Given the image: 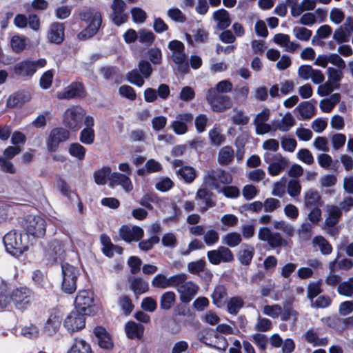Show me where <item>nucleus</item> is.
I'll list each match as a JSON object with an SVG mask.
<instances>
[{
  "mask_svg": "<svg viewBox=\"0 0 353 353\" xmlns=\"http://www.w3.org/2000/svg\"><path fill=\"white\" fill-rule=\"evenodd\" d=\"M64 246L62 241L54 239L51 241L45 249L44 257L48 263H53L61 259L64 254Z\"/></svg>",
  "mask_w": 353,
  "mask_h": 353,
  "instance_id": "dca6fc26",
  "label": "nucleus"
},
{
  "mask_svg": "<svg viewBox=\"0 0 353 353\" xmlns=\"http://www.w3.org/2000/svg\"><path fill=\"white\" fill-rule=\"evenodd\" d=\"M274 41L284 48L285 50L288 52H294L299 48V43L291 41L289 35L285 34L279 33L275 34Z\"/></svg>",
  "mask_w": 353,
  "mask_h": 353,
  "instance_id": "c756f323",
  "label": "nucleus"
},
{
  "mask_svg": "<svg viewBox=\"0 0 353 353\" xmlns=\"http://www.w3.org/2000/svg\"><path fill=\"white\" fill-rule=\"evenodd\" d=\"M270 116V110L268 108H265L261 112L256 114L253 123L255 126L256 134L263 135L271 132L272 127L270 124L266 123Z\"/></svg>",
  "mask_w": 353,
  "mask_h": 353,
  "instance_id": "6ab92c4d",
  "label": "nucleus"
},
{
  "mask_svg": "<svg viewBox=\"0 0 353 353\" xmlns=\"http://www.w3.org/2000/svg\"><path fill=\"white\" fill-rule=\"evenodd\" d=\"M144 234L143 230L137 225H122L119 230V236L122 240L130 243L139 241Z\"/></svg>",
  "mask_w": 353,
  "mask_h": 353,
  "instance_id": "5701e85b",
  "label": "nucleus"
},
{
  "mask_svg": "<svg viewBox=\"0 0 353 353\" xmlns=\"http://www.w3.org/2000/svg\"><path fill=\"white\" fill-rule=\"evenodd\" d=\"M244 301L240 296L230 298L227 303V311L232 315H236L243 307Z\"/></svg>",
  "mask_w": 353,
  "mask_h": 353,
  "instance_id": "de8ad7c7",
  "label": "nucleus"
},
{
  "mask_svg": "<svg viewBox=\"0 0 353 353\" xmlns=\"http://www.w3.org/2000/svg\"><path fill=\"white\" fill-rule=\"evenodd\" d=\"M23 228L28 235L36 238L43 237L46 231V222L39 216L29 215L23 222Z\"/></svg>",
  "mask_w": 353,
  "mask_h": 353,
  "instance_id": "9b49d317",
  "label": "nucleus"
},
{
  "mask_svg": "<svg viewBox=\"0 0 353 353\" xmlns=\"http://www.w3.org/2000/svg\"><path fill=\"white\" fill-rule=\"evenodd\" d=\"M288 194L292 198L296 199L301 192V185L297 179H290L287 185Z\"/></svg>",
  "mask_w": 353,
  "mask_h": 353,
  "instance_id": "052dcab7",
  "label": "nucleus"
},
{
  "mask_svg": "<svg viewBox=\"0 0 353 353\" xmlns=\"http://www.w3.org/2000/svg\"><path fill=\"white\" fill-rule=\"evenodd\" d=\"M176 174L180 176L186 183H192L196 178V170L190 166H184L176 171Z\"/></svg>",
  "mask_w": 353,
  "mask_h": 353,
  "instance_id": "603ef678",
  "label": "nucleus"
},
{
  "mask_svg": "<svg viewBox=\"0 0 353 353\" xmlns=\"http://www.w3.org/2000/svg\"><path fill=\"white\" fill-rule=\"evenodd\" d=\"M47 63L45 59L41 58L33 61L31 59H25L17 63L13 68L14 73L19 77L30 78L39 68H44Z\"/></svg>",
  "mask_w": 353,
  "mask_h": 353,
  "instance_id": "0eeeda50",
  "label": "nucleus"
},
{
  "mask_svg": "<svg viewBox=\"0 0 353 353\" xmlns=\"http://www.w3.org/2000/svg\"><path fill=\"white\" fill-rule=\"evenodd\" d=\"M176 301V294L172 291L164 292L160 299V307L162 310H170Z\"/></svg>",
  "mask_w": 353,
  "mask_h": 353,
  "instance_id": "09e8293b",
  "label": "nucleus"
},
{
  "mask_svg": "<svg viewBox=\"0 0 353 353\" xmlns=\"http://www.w3.org/2000/svg\"><path fill=\"white\" fill-rule=\"evenodd\" d=\"M85 315L77 310L72 311L65 319L63 326L71 333L83 329L85 325Z\"/></svg>",
  "mask_w": 353,
  "mask_h": 353,
  "instance_id": "2eb2a0df",
  "label": "nucleus"
},
{
  "mask_svg": "<svg viewBox=\"0 0 353 353\" xmlns=\"http://www.w3.org/2000/svg\"><path fill=\"white\" fill-rule=\"evenodd\" d=\"M64 26L62 23L55 22L49 28L48 39L51 43L60 44L64 39Z\"/></svg>",
  "mask_w": 353,
  "mask_h": 353,
  "instance_id": "c85d7f7f",
  "label": "nucleus"
},
{
  "mask_svg": "<svg viewBox=\"0 0 353 353\" xmlns=\"http://www.w3.org/2000/svg\"><path fill=\"white\" fill-rule=\"evenodd\" d=\"M125 8L126 4L123 0H113L110 18L116 26H120L127 21L128 15L125 12Z\"/></svg>",
  "mask_w": 353,
  "mask_h": 353,
  "instance_id": "a211bd4d",
  "label": "nucleus"
},
{
  "mask_svg": "<svg viewBox=\"0 0 353 353\" xmlns=\"http://www.w3.org/2000/svg\"><path fill=\"white\" fill-rule=\"evenodd\" d=\"M314 247H318L323 254H330L332 251V245L322 236H316L312 240Z\"/></svg>",
  "mask_w": 353,
  "mask_h": 353,
  "instance_id": "49530a36",
  "label": "nucleus"
},
{
  "mask_svg": "<svg viewBox=\"0 0 353 353\" xmlns=\"http://www.w3.org/2000/svg\"><path fill=\"white\" fill-rule=\"evenodd\" d=\"M337 292L339 294L347 296H353V277H350L347 281L339 283Z\"/></svg>",
  "mask_w": 353,
  "mask_h": 353,
  "instance_id": "864d4df0",
  "label": "nucleus"
},
{
  "mask_svg": "<svg viewBox=\"0 0 353 353\" xmlns=\"http://www.w3.org/2000/svg\"><path fill=\"white\" fill-rule=\"evenodd\" d=\"M234 156V152L232 148L230 146H225L219 152V163L221 165H227L232 161Z\"/></svg>",
  "mask_w": 353,
  "mask_h": 353,
  "instance_id": "58836bf2",
  "label": "nucleus"
},
{
  "mask_svg": "<svg viewBox=\"0 0 353 353\" xmlns=\"http://www.w3.org/2000/svg\"><path fill=\"white\" fill-rule=\"evenodd\" d=\"M180 278L178 274L169 277L163 274H158L153 278L152 285L154 288L161 289L175 288L176 285L179 283Z\"/></svg>",
  "mask_w": 353,
  "mask_h": 353,
  "instance_id": "393cba45",
  "label": "nucleus"
},
{
  "mask_svg": "<svg viewBox=\"0 0 353 353\" xmlns=\"http://www.w3.org/2000/svg\"><path fill=\"white\" fill-rule=\"evenodd\" d=\"M154 39L155 36L150 30L142 29L139 31L138 40L141 44L145 46H151L153 43Z\"/></svg>",
  "mask_w": 353,
  "mask_h": 353,
  "instance_id": "13d9d810",
  "label": "nucleus"
},
{
  "mask_svg": "<svg viewBox=\"0 0 353 353\" xmlns=\"http://www.w3.org/2000/svg\"><path fill=\"white\" fill-rule=\"evenodd\" d=\"M243 248L239 253V260L242 265H248L254 256V249L248 244H243Z\"/></svg>",
  "mask_w": 353,
  "mask_h": 353,
  "instance_id": "ea45409f",
  "label": "nucleus"
},
{
  "mask_svg": "<svg viewBox=\"0 0 353 353\" xmlns=\"http://www.w3.org/2000/svg\"><path fill=\"white\" fill-rule=\"evenodd\" d=\"M208 135L212 145H219L225 140L224 136L221 134V130L216 127L210 130L208 132Z\"/></svg>",
  "mask_w": 353,
  "mask_h": 353,
  "instance_id": "0e129e2a",
  "label": "nucleus"
},
{
  "mask_svg": "<svg viewBox=\"0 0 353 353\" xmlns=\"http://www.w3.org/2000/svg\"><path fill=\"white\" fill-rule=\"evenodd\" d=\"M343 70L339 68L328 67L326 73L329 81L332 84L339 83L343 78Z\"/></svg>",
  "mask_w": 353,
  "mask_h": 353,
  "instance_id": "3c124183",
  "label": "nucleus"
},
{
  "mask_svg": "<svg viewBox=\"0 0 353 353\" xmlns=\"http://www.w3.org/2000/svg\"><path fill=\"white\" fill-rule=\"evenodd\" d=\"M94 333L97 338L98 344L101 348L108 350L112 347V341L105 328L97 327L94 330Z\"/></svg>",
  "mask_w": 353,
  "mask_h": 353,
  "instance_id": "2f4dec72",
  "label": "nucleus"
},
{
  "mask_svg": "<svg viewBox=\"0 0 353 353\" xmlns=\"http://www.w3.org/2000/svg\"><path fill=\"white\" fill-rule=\"evenodd\" d=\"M70 137V132L63 128H56L50 132L48 140V149L51 152L57 150L60 143L67 141Z\"/></svg>",
  "mask_w": 353,
  "mask_h": 353,
  "instance_id": "aec40b11",
  "label": "nucleus"
},
{
  "mask_svg": "<svg viewBox=\"0 0 353 353\" xmlns=\"http://www.w3.org/2000/svg\"><path fill=\"white\" fill-rule=\"evenodd\" d=\"M288 163L289 162L288 159L283 157L281 154H275L274 160L268 165V168L269 174L272 176L279 175L288 166Z\"/></svg>",
  "mask_w": 353,
  "mask_h": 353,
  "instance_id": "cd10ccee",
  "label": "nucleus"
},
{
  "mask_svg": "<svg viewBox=\"0 0 353 353\" xmlns=\"http://www.w3.org/2000/svg\"><path fill=\"white\" fill-rule=\"evenodd\" d=\"M219 240V232L214 230H208L203 235V241L208 246H212Z\"/></svg>",
  "mask_w": 353,
  "mask_h": 353,
  "instance_id": "338daca9",
  "label": "nucleus"
},
{
  "mask_svg": "<svg viewBox=\"0 0 353 353\" xmlns=\"http://www.w3.org/2000/svg\"><path fill=\"white\" fill-rule=\"evenodd\" d=\"M312 224L309 222L303 223L296 230V234L300 241H309L312 235Z\"/></svg>",
  "mask_w": 353,
  "mask_h": 353,
  "instance_id": "a18cd8bd",
  "label": "nucleus"
},
{
  "mask_svg": "<svg viewBox=\"0 0 353 353\" xmlns=\"http://www.w3.org/2000/svg\"><path fill=\"white\" fill-rule=\"evenodd\" d=\"M293 34L294 37L301 41H308L312 34V32L304 27H294L293 28Z\"/></svg>",
  "mask_w": 353,
  "mask_h": 353,
  "instance_id": "69168bd1",
  "label": "nucleus"
},
{
  "mask_svg": "<svg viewBox=\"0 0 353 353\" xmlns=\"http://www.w3.org/2000/svg\"><path fill=\"white\" fill-rule=\"evenodd\" d=\"M168 48L172 51L171 57L173 62L177 65L178 70L186 73L189 66L184 44L178 40H173L168 43Z\"/></svg>",
  "mask_w": 353,
  "mask_h": 353,
  "instance_id": "1a4fd4ad",
  "label": "nucleus"
},
{
  "mask_svg": "<svg viewBox=\"0 0 353 353\" xmlns=\"http://www.w3.org/2000/svg\"><path fill=\"white\" fill-rule=\"evenodd\" d=\"M30 99V97L28 92H18L9 97L6 105L8 108H14L28 101Z\"/></svg>",
  "mask_w": 353,
  "mask_h": 353,
  "instance_id": "37998d69",
  "label": "nucleus"
},
{
  "mask_svg": "<svg viewBox=\"0 0 353 353\" xmlns=\"http://www.w3.org/2000/svg\"><path fill=\"white\" fill-rule=\"evenodd\" d=\"M193 120L192 113L182 112L176 116V119L171 123V127L175 134H184L188 132V124L192 123Z\"/></svg>",
  "mask_w": 353,
  "mask_h": 353,
  "instance_id": "4be33fe9",
  "label": "nucleus"
},
{
  "mask_svg": "<svg viewBox=\"0 0 353 353\" xmlns=\"http://www.w3.org/2000/svg\"><path fill=\"white\" fill-rule=\"evenodd\" d=\"M207 256L209 261L214 265L221 262H230L234 259L232 251L225 246H220L216 250L208 251Z\"/></svg>",
  "mask_w": 353,
  "mask_h": 353,
  "instance_id": "412c9836",
  "label": "nucleus"
},
{
  "mask_svg": "<svg viewBox=\"0 0 353 353\" xmlns=\"http://www.w3.org/2000/svg\"><path fill=\"white\" fill-rule=\"evenodd\" d=\"M3 243L8 253L19 256L28 249V236L27 234L12 230L4 236Z\"/></svg>",
  "mask_w": 353,
  "mask_h": 353,
  "instance_id": "f03ea898",
  "label": "nucleus"
},
{
  "mask_svg": "<svg viewBox=\"0 0 353 353\" xmlns=\"http://www.w3.org/2000/svg\"><path fill=\"white\" fill-rule=\"evenodd\" d=\"M213 19L217 22V27L220 30L227 28L231 23L229 13L224 9L215 11L213 14Z\"/></svg>",
  "mask_w": 353,
  "mask_h": 353,
  "instance_id": "72a5a7b5",
  "label": "nucleus"
},
{
  "mask_svg": "<svg viewBox=\"0 0 353 353\" xmlns=\"http://www.w3.org/2000/svg\"><path fill=\"white\" fill-rule=\"evenodd\" d=\"M299 317V313L292 306V303L286 302L283 305V311L281 312V319L283 321L292 320L296 322Z\"/></svg>",
  "mask_w": 353,
  "mask_h": 353,
  "instance_id": "c03bdc74",
  "label": "nucleus"
},
{
  "mask_svg": "<svg viewBox=\"0 0 353 353\" xmlns=\"http://www.w3.org/2000/svg\"><path fill=\"white\" fill-rule=\"evenodd\" d=\"M222 240L223 242L228 246L230 248H234L241 243L242 238L239 233L232 232H229L223 236Z\"/></svg>",
  "mask_w": 353,
  "mask_h": 353,
  "instance_id": "6e6d98bb",
  "label": "nucleus"
},
{
  "mask_svg": "<svg viewBox=\"0 0 353 353\" xmlns=\"http://www.w3.org/2000/svg\"><path fill=\"white\" fill-rule=\"evenodd\" d=\"M205 98L214 112H223L232 105L230 97L218 93L217 90H208Z\"/></svg>",
  "mask_w": 353,
  "mask_h": 353,
  "instance_id": "ddd939ff",
  "label": "nucleus"
},
{
  "mask_svg": "<svg viewBox=\"0 0 353 353\" xmlns=\"http://www.w3.org/2000/svg\"><path fill=\"white\" fill-rule=\"evenodd\" d=\"M232 181V175L221 169L208 170L203 177V183L218 192L221 191V185H228Z\"/></svg>",
  "mask_w": 353,
  "mask_h": 353,
  "instance_id": "39448f33",
  "label": "nucleus"
},
{
  "mask_svg": "<svg viewBox=\"0 0 353 353\" xmlns=\"http://www.w3.org/2000/svg\"><path fill=\"white\" fill-rule=\"evenodd\" d=\"M68 152L72 157L82 161L85 158L86 149L79 143H72L68 147Z\"/></svg>",
  "mask_w": 353,
  "mask_h": 353,
  "instance_id": "8fccbe9b",
  "label": "nucleus"
},
{
  "mask_svg": "<svg viewBox=\"0 0 353 353\" xmlns=\"http://www.w3.org/2000/svg\"><path fill=\"white\" fill-rule=\"evenodd\" d=\"M63 281L62 290L64 292L72 294L77 289V281L79 271L75 267L68 263L61 265Z\"/></svg>",
  "mask_w": 353,
  "mask_h": 353,
  "instance_id": "f8f14e48",
  "label": "nucleus"
},
{
  "mask_svg": "<svg viewBox=\"0 0 353 353\" xmlns=\"http://www.w3.org/2000/svg\"><path fill=\"white\" fill-rule=\"evenodd\" d=\"M79 18L87 26L77 34L79 39L86 40L98 32L102 23V17L99 11L94 8L83 10L79 12Z\"/></svg>",
  "mask_w": 353,
  "mask_h": 353,
  "instance_id": "f257e3e1",
  "label": "nucleus"
},
{
  "mask_svg": "<svg viewBox=\"0 0 353 353\" xmlns=\"http://www.w3.org/2000/svg\"><path fill=\"white\" fill-rule=\"evenodd\" d=\"M327 216L325 219V225L327 228H334L339 221L342 216V211L339 206L327 205L326 206Z\"/></svg>",
  "mask_w": 353,
  "mask_h": 353,
  "instance_id": "bb28decb",
  "label": "nucleus"
},
{
  "mask_svg": "<svg viewBox=\"0 0 353 353\" xmlns=\"http://www.w3.org/2000/svg\"><path fill=\"white\" fill-rule=\"evenodd\" d=\"M127 336L130 339H141L143 335L144 326L134 321H128L125 326Z\"/></svg>",
  "mask_w": 353,
  "mask_h": 353,
  "instance_id": "7c9ffc66",
  "label": "nucleus"
},
{
  "mask_svg": "<svg viewBox=\"0 0 353 353\" xmlns=\"http://www.w3.org/2000/svg\"><path fill=\"white\" fill-rule=\"evenodd\" d=\"M195 94L194 89L187 85L181 88L179 94V99L183 102H189L194 99Z\"/></svg>",
  "mask_w": 353,
  "mask_h": 353,
  "instance_id": "774afa93",
  "label": "nucleus"
},
{
  "mask_svg": "<svg viewBox=\"0 0 353 353\" xmlns=\"http://www.w3.org/2000/svg\"><path fill=\"white\" fill-rule=\"evenodd\" d=\"M95 139V132L94 129L83 128L79 134V141L85 145H91Z\"/></svg>",
  "mask_w": 353,
  "mask_h": 353,
  "instance_id": "680f3d73",
  "label": "nucleus"
},
{
  "mask_svg": "<svg viewBox=\"0 0 353 353\" xmlns=\"http://www.w3.org/2000/svg\"><path fill=\"white\" fill-rule=\"evenodd\" d=\"M110 186L121 185L126 192H130L133 188L132 183L128 176L119 172H112L110 177Z\"/></svg>",
  "mask_w": 353,
  "mask_h": 353,
  "instance_id": "a878e982",
  "label": "nucleus"
},
{
  "mask_svg": "<svg viewBox=\"0 0 353 353\" xmlns=\"http://www.w3.org/2000/svg\"><path fill=\"white\" fill-rule=\"evenodd\" d=\"M303 119H309L315 114V108L310 101H303L296 108Z\"/></svg>",
  "mask_w": 353,
  "mask_h": 353,
  "instance_id": "79ce46f5",
  "label": "nucleus"
},
{
  "mask_svg": "<svg viewBox=\"0 0 353 353\" xmlns=\"http://www.w3.org/2000/svg\"><path fill=\"white\" fill-rule=\"evenodd\" d=\"M85 96V92L83 85L79 82H73L63 90L57 93L59 99H70L74 98H83Z\"/></svg>",
  "mask_w": 353,
  "mask_h": 353,
  "instance_id": "f3484780",
  "label": "nucleus"
},
{
  "mask_svg": "<svg viewBox=\"0 0 353 353\" xmlns=\"http://www.w3.org/2000/svg\"><path fill=\"white\" fill-rule=\"evenodd\" d=\"M296 123V120L290 112H287L282 119L275 123V129L281 132L289 131Z\"/></svg>",
  "mask_w": 353,
  "mask_h": 353,
  "instance_id": "f704fd0d",
  "label": "nucleus"
},
{
  "mask_svg": "<svg viewBox=\"0 0 353 353\" xmlns=\"http://www.w3.org/2000/svg\"><path fill=\"white\" fill-rule=\"evenodd\" d=\"M68 353H92L90 345L82 339H75Z\"/></svg>",
  "mask_w": 353,
  "mask_h": 353,
  "instance_id": "e433bc0d",
  "label": "nucleus"
},
{
  "mask_svg": "<svg viewBox=\"0 0 353 353\" xmlns=\"http://www.w3.org/2000/svg\"><path fill=\"white\" fill-rule=\"evenodd\" d=\"M336 263V260H334V261H332L330 263V272L325 279L326 283L327 285H332V286L336 285L337 284L339 285L341 280V276L336 274L334 272V268H335Z\"/></svg>",
  "mask_w": 353,
  "mask_h": 353,
  "instance_id": "e2e57ef3",
  "label": "nucleus"
},
{
  "mask_svg": "<svg viewBox=\"0 0 353 353\" xmlns=\"http://www.w3.org/2000/svg\"><path fill=\"white\" fill-rule=\"evenodd\" d=\"M111 169L109 167H103L94 173V181L98 185H104L107 182V178L111 174Z\"/></svg>",
  "mask_w": 353,
  "mask_h": 353,
  "instance_id": "4d7b16f0",
  "label": "nucleus"
},
{
  "mask_svg": "<svg viewBox=\"0 0 353 353\" xmlns=\"http://www.w3.org/2000/svg\"><path fill=\"white\" fill-rule=\"evenodd\" d=\"M212 193L206 188H202L198 190L196 192V197L202 200L205 205L201 208V212H205L210 208L214 205V202L212 200Z\"/></svg>",
  "mask_w": 353,
  "mask_h": 353,
  "instance_id": "a19ab883",
  "label": "nucleus"
},
{
  "mask_svg": "<svg viewBox=\"0 0 353 353\" xmlns=\"http://www.w3.org/2000/svg\"><path fill=\"white\" fill-rule=\"evenodd\" d=\"M62 320L61 313L53 310L49 314L43 326V332L48 336L56 334L61 326Z\"/></svg>",
  "mask_w": 353,
  "mask_h": 353,
  "instance_id": "b1692460",
  "label": "nucleus"
},
{
  "mask_svg": "<svg viewBox=\"0 0 353 353\" xmlns=\"http://www.w3.org/2000/svg\"><path fill=\"white\" fill-rule=\"evenodd\" d=\"M322 204L321 196L318 191L313 189L307 190L304 194V205L307 208L320 207Z\"/></svg>",
  "mask_w": 353,
  "mask_h": 353,
  "instance_id": "473e14b6",
  "label": "nucleus"
},
{
  "mask_svg": "<svg viewBox=\"0 0 353 353\" xmlns=\"http://www.w3.org/2000/svg\"><path fill=\"white\" fill-rule=\"evenodd\" d=\"M29 43V39L23 35H14L10 40L12 50L16 53H21Z\"/></svg>",
  "mask_w": 353,
  "mask_h": 353,
  "instance_id": "c9c22d12",
  "label": "nucleus"
},
{
  "mask_svg": "<svg viewBox=\"0 0 353 353\" xmlns=\"http://www.w3.org/2000/svg\"><path fill=\"white\" fill-rule=\"evenodd\" d=\"M179 283L176 285L175 288L179 295V299L183 303H190L197 294L199 287L192 281H188V274L185 273H179Z\"/></svg>",
  "mask_w": 353,
  "mask_h": 353,
  "instance_id": "20e7f679",
  "label": "nucleus"
},
{
  "mask_svg": "<svg viewBox=\"0 0 353 353\" xmlns=\"http://www.w3.org/2000/svg\"><path fill=\"white\" fill-rule=\"evenodd\" d=\"M85 115V110L79 105H74L68 108L63 115V124L69 129L77 131L81 127Z\"/></svg>",
  "mask_w": 353,
  "mask_h": 353,
  "instance_id": "9d476101",
  "label": "nucleus"
},
{
  "mask_svg": "<svg viewBox=\"0 0 353 353\" xmlns=\"http://www.w3.org/2000/svg\"><path fill=\"white\" fill-rule=\"evenodd\" d=\"M152 73V68L150 63L146 60H141L138 63V69H134L126 74V79L130 83L142 87L144 85V79H149Z\"/></svg>",
  "mask_w": 353,
  "mask_h": 353,
  "instance_id": "6e6552de",
  "label": "nucleus"
},
{
  "mask_svg": "<svg viewBox=\"0 0 353 353\" xmlns=\"http://www.w3.org/2000/svg\"><path fill=\"white\" fill-rule=\"evenodd\" d=\"M10 299L17 310L24 311L29 308L34 302V294L30 288L21 286L12 290Z\"/></svg>",
  "mask_w": 353,
  "mask_h": 353,
  "instance_id": "423d86ee",
  "label": "nucleus"
},
{
  "mask_svg": "<svg viewBox=\"0 0 353 353\" xmlns=\"http://www.w3.org/2000/svg\"><path fill=\"white\" fill-rule=\"evenodd\" d=\"M226 296L227 292L225 288L222 285L216 286L212 294L213 303L217 307H221L223 303V300Z\"/></svg>",
  "mask_w": 353,
  "mask_h": 353,
  "instance_id": "5fc2aeb1",
  "label": "nucleus"
},
{
  "mask_svg": "<svg viewBox=\"0 0 353 353\" xmlns=\"http://www.w3.org/2000/svg\"><path fill=\"white\" fill-rule=\"evenodd\" d=\"M258 239L266 242L272 250H275L277 254L280 253L282 248L289 246V241L284 239L277 232H272L269 228L263 227L259 230Z\"/></svg>",
  "mask_w": 353,
  "mask_h": 353,
  "instance_id": "7ed1b4c3",
  "label": "nucleus"
},
{
  "mask_svg": "<svg viewBox=\"0 0 353 353\" xmlns=\"http://www.w3.org/2000/svg\"><path fill=\"white\" fill-rule=\"evenodd\" d=\"M130 288L136 296L143 294L148 290V283L142 278L134 277L130 279Z\"/></svg>",
  "mask_w": 353,
  "mask_h": 353,
  "instance_id": "4c0bfd02",
  "label": "nucleus"
},
{
  "mask_svg": "<svg viewBox=\"0 0 353 353\" xmlns=\"http://www.w3.org/2000/svg\"><path fill=\"white\" fill-rule=\"evenodd\" d=\"M193 37L196 44H204L209 41V32L203 28H199L193 30Z\"/></svg>",
  "mask_w": 353,
  "mask_h": 353,
  "instance_id": "bf43d9fd",
  "label": "nucleus"
},
{
  "mask_svg": "<svg viewBox=\"0 0 353 353\" xmlns=\"http://www.w3.org/2000/svg\"><path fill=\"white\" fill-rule=\"evenodd\" d=\"M76 310L90 315L93 312V294L88 290L79 291L74 301Z\"/></svg>",
  "mask_w": 353,
  "mask_h": 353,
  "instance_id": "4468645a",
  "label": "nucleus"
}]
</instances>
